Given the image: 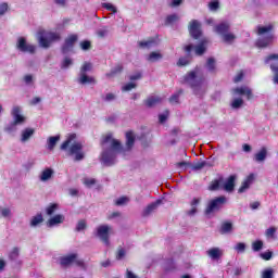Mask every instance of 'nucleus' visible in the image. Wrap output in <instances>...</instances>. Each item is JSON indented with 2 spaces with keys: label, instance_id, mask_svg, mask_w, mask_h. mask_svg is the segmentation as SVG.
Instances as JSON below:
<instances>
[{
  "label": "nucleus",
  "instance_id": "f257e3e1",
  "mask_svg": "<svg viewBox=\"0 0 278 278\" xmlns=\"http://www.w3.org/2000/svg\"><path fill=\"white\" fill-rule=\"evenodd\" d=\"M109 142L111 143V148L102 152V162L105 166H113L114 160H116V153H127V151L134 149V144H136V135H134V131L131 130L126 132L125 147H123V143L118 139L112 138L111 134L102 137L100 144L101 147H105Z\"/></svg>",
  "mask_w": 278,
  "mask_h": 278
},
{
  "label": "nucleus",
  "instance_id": "f03ea898",
  "mask_svg": "<svg viewBox=\"0 0 278 278\" xmlns=\"http://www.w3.org/2000/svg\"><path fill=\"white\" fill-rule=\"evenodd\" d=\"M273 29H275V26H273L271 24H269L268 26H257L258 36H264V34H267V36L256 40V47L258 49H266V47L270 46V42H273V38H275V35H273Z\"/></svg>",
  "mask_w": 278,
  "mask_h": 278
},
{
  "label": "nucleus",
  "instance_id": "7ed1b4c3",
  "mask_svg": "<svg viewBox=\"0 0 278 278\" xmlns=\"http://www.w3.org/2000/svg\"><path fill=\"white\" fill-rule=\"evenodd\" d=\"M205 83L204 76H198L197 71L188 72L184 78L182 84H188L190 88H192L194 94H199V90H201V86Z\"/></svg>",
  "mask_w": 278,
  "mask_h": 278
},
{
  "label": "nucleus",
  "instance_id": "20e7f679",
  "mask_svg": "<svg viewBox=\"0 0 278 278\" xmlns=\"http://www.w3.org/2000/svg\"><path fill=\"white\" fill-rule=\"evenodd\" d=\"M77 257H78L77 253H72L66 256H62L60 258V264L64 268H67V266L75 264L76 266H78V268H83V270H87L88 267L86 266V262H84V260H78Z\"/></svg>",
  "mask_w": 278,
  "mask_h": 278
},
{
  "label": "nucleus",
  "instance_id": "39448f33",
  "mask_svg": "<svg viewBox=\"0 0 278 278\" xmlns=\"http://www.w3.org/2000/svg\"><path fill=\"white\" fill-rule=\"evenodd\" d=\"M225 203H227V198L225 195L211 200L204 211V214L210 216V214H213V212H218V210H220Z\"/></svg>",
  "mask_w": 278,
  "mask_h": 278
},
{
  "label": "nucleus",
  "instance_id": "423d86ee",
  "mask_svg": "<svg viewBox=\"0 0 278 278\" xmlns=\"http://www.w3.org/2000/svg\"><path fill=\"white\" fill-rule=\"evenodd\" d=\"M68 155H75L76 162H81L84 160V144L81 142H74L71 144L68 149Z\"/></svg>",
  "mask_w": 278,
  "mask_h": 278
},
{
  "label": "nucleus",
  "instance_id": "0eeeda50",
  "mask_svg": "<svg viewBox=\"0 0 278 278\" xmlns=\"http://www.w3.org/2000/svg\"><path fill=\"white\" fill-rule=\"evenodd\" d=\"M110 231H112V227L108 225H100L97 228V236L106 247H110Z\"/></svg>",
  "mask_w": 278,
  "mask_h": 278
},
{
  "label": "nucleus",
  "instance_id": "6e6552de",
  "mask_svg": "<svg viewBox=\"0 0 278 278\" xmlns=\"http://www.w3.org/2000/svg\"><path fill=\"white\" fill-rule=\"evenodd\" d=\"M189 34L194 40H201V36H203V30H201V23L197 20H192L189 23Z\"/></svg>",
  "mask_w": 278,
  "mask_h": 278
},
{
  "label": "nucleus",
  "instance_id": "1a4fd4ad",
  "mask_svg": "<svg viewBox=\"0 0 278 278\" xmlns=\"http://www.w3.org/2000/svg\"><path fill=\"white\" fill-rule=\"evenodd\" d=\"M16 48L18 49V51H22V53H36V46L28 45L27 39H25V37H20L17 39Z\"/></svg>",
  "mask_w": 278,
  "mask_h": 278
},
{
  "label": "nucleus",
  "instance_id": "9d476101",
  "mask_svg": "<svg viewBox=\"0 0 278 278\" xmlns=\"http://www.w3.org/2000/svg\"><path fill=\"white\" fill-rule=\"evenodd\" d=\"M231 92L235 97H247L248 101L253 99V90L247 86L236 87L231 89Z\"/></svg>",
  "mask_w": 278,
  "mask_h": 278
},
{
  "label": "nucleus",
  "instance_id": "9b49d317",
  "mask_svg": "<svg viewBox=\"0 0 278 278\" xmlns=\"http://www.w3.org/2000/svg\"><path fill=\"white\" fill-rule=\"evenodd\" d=\"M77 40H78V37H77L76 34L70 35L65 39V41H64V43H63V46L61 48L62 53L65 54V53H68L71 51H73V47H75V42H77Z\"/></svg>",
  "mask_w": 278,
  "mask_h": 278
},
{
  "label": "nucleus",
  "instance_id": "f8f14e48",
  "mask_svg": "<svg viewBox=\"0 0 278 278\" xmlns=\"http://www.w3.org/2000/svg\"><path fill=\"white\" fill-rule=\"evenodd\" d=\"M11 116H13V123L17 125H23L26 121L25 116L21 114V106H14Z\"/></svg>",
  "mask_w": 278,
  "mask_h": 278
},
{
  "label": "nucleus",
  "instance_id": "ddd939ff",
  "mask_svg": "<svg viewBox=\"0 0 278 278\" xmlns=\"http://www.w3.org/2000/svg\"><path fill=\"white\" fill-rule=\"evenodd\" d=\"M236 175H230L223 185V190L226 192H233L236 190Z\"/></svg>",
  "mask_w": 278,
  "mask_h": 278
},
{
  "label": "nucleus",
  "instance_id": "4468645a",
  "mask_svg": "<svg viewBox=\"0 0 278 278\" xmlns=\"http://www.w3.org/2000/svg\"><path fill=\"white\" fill-rule=\"evenodd\" d=\"M210 40L207 38H202L198 46L194 47L195 55H203L207 51V45Z\"/></svg>",
  "mask_w": 278,
  "mask_h": 278
},
{
  "label": "nucleus",
  "instance_id": "2eb2a0df",
  "mask_svg": "<svg viewBox=\"0 0 278 278\" xmlns=\"http://www.w3.org/2000/svg\"><path fill=\"white\" fill-rule=\"evenodd\" d=\"M255 179V175L250 174L241 184L240 188L238 189L239 194H242V192H247L249 188H251V184H253V180Z\"/></svg>",
  "mask_w": 278,
  "mask_h": 278
},
{
  "label": "nucleus",
  "instance_id": "dca6fc26",
  "mask_svg": "<svg viewBox=\"0 0 278 278\" xmlns=\"http://www.w3.org/2000/svg\"><path fill=\"white\" fill-rule=\"evenodd\" d=\"M64 215L56 214L47 222V227H55V225H62L64 223Z\"/></svg>",
  "mask_w": 278,
  "mask_h": 278
},
{
  "label": "nucleus",
  "instance_id": "f3484780",
  "mask_svg": "<svg viewBox=\"0 0 278 278\" xmlns=\"http://www.w3.org/2000/svg\"><path fill=\"white\" fill-rule=\"evenodd\" d=\"M160 203H162V200H157L156 202L149 204L143 210L142 216L147 217V216H150V214H153V212H155V210H157V206L160 205Z\"/></svg>",
  "mask_w": 278,
  "mask_h": 278
},
{
  "label": "nucleus",
  "instance_id": "a211bd4d",
  "mask_svg": "<svg viewBox=\"0 0 278 278\" xmlns=\"http://www.w3.org/2000/svg\"><path fill=\"white\" fill-rule=\"evenodd\" d=\"M230 29L229 23L223 22L220 24H217L215 26L216 34H219L220 36H225Z\"/></svg>",
  "mask_w": 278,
  "mask_h": 278
},
{
  "label": "nucleus",
  "instance_id": "6ab92c4d",
  "mask_svg": "<svg viewBox=\"0 0 278 278\" xmlns=\"http://www.w3.org/2000/svg\"><path fill=\"white\" fill-rule=\"evenodd\" d=\"M206 255H208L211 260H220V257H223V251H220L219 248H212L206 251Z\"/></svg>",
  "mask_w": 278,
  "mask_h": 278
},
{
  "label": "nucleus",
  "instance_id": "aec40b11",
  "mask_svg": "<svg viewBox=\"0 0 278 278\" xmlns=\"http://www.w3.org/2000/svg\"><path fill=\"white\" fill-rule=\"evenodd\" d=\"M78 84H81V86H86L87 84H97V79L92 76H88L87 74H80Z\"/></svg>",
  "mask_w": 278,
  "mask_h": 278
},
{
  "label": "nucleus",
  "instance_id": "412c9836",
  "mask_svg": "<svg viewBox=\"0 0 278 278\" xmlns=\"http://www.w3.org/2000/svg\"><path fill=\"white\" fill-rule=\"evenodd\" d=\"M159 103H162V98L151 96L147 100H144V104L147 108H155V105H159Z\"/></svg>",
  "mask_w": 278,
  "mask_h": 278
},
{
  "label": "nucleus",
  "instance_id": "4be33fe9",
  "mask_svg": "<svg viewBox=\"0 0 278 278\" xmlns=\"http://www.w3.org/2000/svg\"><path fill=\"white\" fill-rule=\"evenodd\" d=\"M233 231V224L231 222H224L219 228V233L225 236V233H231Z\"/></svg>",
  "mask_w": 278,
  "mask_h": 278
},
{
  "label": "nucleus",
  "instance_id": "5701e85b",
  "mask_svg": "<svg viewBox=\"0 0 278 278\" xmlns=\"http://www.w3.org/2000/svg\"><path fill=\"white\" fill-rule=\"evenodd\" d=\"M77 135L76 134H71L66 138V140L61 144V151H67L71 144H73V141L76 140Z\"/></svg>",
  "mask_w": 278,
  "mask_h": 278
},
{
  "label": "nucleus",
  "instance_id": "b1692460",
  "mask_svg": "<svg viewBox=\"0 0 278 278\" xmlns=\"http://www.w3.org/2000/svg\"><path fill=\"white\" fill-rule=\"evenodd\" d=\"M43 34H45L43 31H39V36H38L39 45L43 49H49V47H51V41L50 39H47L46 37H43Z\"/></svg>",
  "mask_w": 278,
  "mask_h": 278
},
{
  "label": "nucleus",
  "instance_id": "393cba45",
  "mask_svg": "<svg viewBox=\"0 0 278 278\" xmlns=\"http://www.w3.org/2000/svg\"><path fill=\"white\" fill-rule=\"evenodd\" d=\"M34 134H36V130L34 128H26L22 131V142H27V140H29V138H31V136H34Z\"/></svg>",
  "mask_w": 278,
  "mask_h": 278
},
{
  "label": "nucleus",
  "instance_id": "a878e982",
  "mask_svg": "<svg viewBox=\"0 0 278 278\" xmlns=\"http://www.w3.org/2000/svg\"><path fill=\"white\" fill-rule=\"evenodd\" d=\"M138 45L140 49H151L152 47H155V39L150 38L146 41H139Z\"/></svg>",
  "mask_w": 278,
  "mask_h": 278
},
{
  "label": "nucleus",
  "instance_id": "bb28decb",
  "mask_svg": "<svg viewBox=\"0 0 278 278\" xmlns=\"http://www.w3.org/2000/svg\"><path fill=\"white\" fill-rule=\"evenodd\" d=\"M223 181H225V178L223 177H219L218 179L213 180L208 186V190H212V191L219 190L220 184H223Z\"/></svg>",
  "mask_w": 278,
  "mask_h": 278
},
{
  "label": "nucleus",
  "instance_id": "cd10ccee",
  "mask_svg": "<svg viewBox=\"0 0 278 278\" xmlns=\"http://www.w3.org/2000/svg\"><path fill=\"white\" fill-rule=\"evenodd\" d=\"M53 177V170L51 168H46L42 170L40 175V180L41 181H49Z\"/></svg>",
  "mask_w": 278,
  "mask_h": 278
},
{
  "label": "nucleus",
  "instance_id": "c85d7f7f",
  "mask_svg": "<svg viewBox=\"0 0 278 278\" xmlns=\"http://www.w3.org/2000/svg\"><path fill=\"white\" fill-rule=\"evenodd\" d=\"M58 142H60V135L49 137V139H48V149H49V151H53V149H55V144H58Z\"/></svg>",
  "mask_w": 278,
  "mask_h": 278
},
{
  "label": "nucleus",
  "instance_id": "c756f323",
  "mask_svg": "<svg viewBox=\"0 0 278 278\" xmlns=\"http://www.w3.org/2000/svg\"><path fill=\"white\" fill-rule=\"evenodd\" d=\"M43 222H45V218L42 217V214L39 213L31 218L30 227H38V225H40V223H43Z\"/></svg>",
  "mask_w": 278,
  "mask_h": 278
},
{
  "label": "nucleus",
  "instance_id": "7c9ffc66",
  "mask_svg": "<svg viewBox=\"0 0 278 278\" xmlns=\"http://www.w3.org/2000/svg\"><path fill=\"white\" fill-rule=\"evenodd\" d=\"M206 67L208 73H216V60L214 58H208L206 61Z\"/></svg>",
  "mask_w": 278,
  "mask_h": 278
},
{
  "label": "nucleus",
  "instance_id": "2f4dec72",
  "mask_svg": "<svg viewBox=\"0 0 278 278\" xmlns=\"http://www.w3.org/2000/svg\"><path fill=\"white\" fill-rule=\"evenodd\" d=\"M164 56L160 52H151L148 56V62H160Z\"/></svg>",
  "mask_w": 278,
  "mask_h": 278
},
{
  "label": "nucleus",
  "instance_id": "473e14b6",
  "mask_svg": "<svg viewBox=\"0 0 278 278\" xmlns=\"http://www.w3.org/2000/svg\"><path fill=\"white\" fill-rule=\"evenodd\" d=\"M177 21H179V15L177 14H170V15H167L166 18H165V25L168 26V25H173L174 23H177Z\"/></svg>",
  "mask_w": 278,
  "mask_h": 278
},
{
  "label": "nucleus",
  "instance_id": "72a5a7b5",
  "mask_svg": "<svg viewBox=\"0 0 278 278\" xmlns=\"http://www.w3.org/2000/svg\"><path fill=\"white\" fill-rule=\"evenodd\" d=\"M267 150L266 148H262L260 152L255 154L256 162H264L266 160Z\"/></svg>",
  "mask_w": 278,
  "mask_h": 278
},
{
  "label": "nucleus",
  "instance_id": "f704fd0d",
  "mask_svg": "<svg viewBox=\"0 0 278 278\" xmlns=\"http://www.w3.org/2000/svg\"><path fill=\"white\" fill-rule=\"evenodd\" d=\"M123 73V64H117L110 73L106 74V77H114V75H118Z\"/></svg>",
  "mask_w": 278,
  "mask_h": 278
},
{
  "label": "nucleus",
  "instance_id": "c9c22d12",
  "mask_svg": "<svg viewBox=\"0 0 278 278\" xmlns=\"http://www.w3.org/2000/svg\"><path fill=\"white\" fill-rule=\"evenodd\" d=\"M242 105H244V100H242V98H236L231 102V109L232 110H240V108H242Z\"/></svg>",
  "mask_w": 278,
  "mask_h": 278
},
{
  "label": "nucleus",
  "instance_id": "e433bc0d",
  "mask_svg": "<svg viewBox=\"0 0 278 278\" xmlns=\"http://www.w3.org/2000/svg\"><path fill=\"white\" fill-rule=\"evenodd\" d=\"M58 203H51L47 208L46 213L48 216H53L58 212Z\"/></svg>",
  "mask_w": 278,
  "mask_h": 278
},
{
  "label": "nucleus",
  "instance_id": "4c0bfd02",
  "mask_svg": "<svg viewBox=\"0 0 278 278\" xmlns=\"http://www.w3.org/2000/svg\"><path fill=\"white\" fill-rule=\"evenodd\" d=\"M182 92L184 89H179L176 93L172 94L169 98V103H179V97H181Z\"/></svg>",
  "mask_w": 278,
  "mask_h": 278
},
{
  "label": "nucleus",
  "instance_id": "58836bf2",
  "mask_svg": "<svg viewBox=\"0 0 278 278\" xmlns=\"http://www.w3.org/2000/svg\"><path fill=\"white\" fill-rule=\"evenodd\" d=\"M262 249H264V241L256 240L252 243V250L254 252L262 251Z\"/></svg>",
  "mask_w": 278,
  "mask_h": 278
},
{
  "label": "nucleus",
  "instance_id": "ea45409f",
  "mask_svg": "<svg viewBox=\"0 0 278 278\" xmlns=\"http://www.w3.org/2000/svg\"><path fill=\"white\" fill-rule=\"evenodd\" d=\"M16 127H18V124H16L15 122H11L9 125L4 127V131H7L8 134H12L16 131Z\"/></svg>",
  "mask_w": 278,
  "mask_h": 278
},
{
  "label": "nucleus",
  "instance_id": "a19ab883",
  "mask_svg": "<svg viewBox=\"0 0 278 278\" xmlns=\"http://www.w3.org/2000/svg\"><path fill=\"white\" fill-rule=\"evenodd\" d=\"M275 277V270L273 268H267L263 270L261 278H273Z\"/></svg>",
  "mask_w": 278,
  "mask_h": 278
},
{
  "label": "nucleus",
  "instance_id": "79ce46f5",
  "mask_svg": "<svg viewBox=\"0 0 278 278\" xmlns=\"http://www.w3.org/2000/svg\"><path fill=\"white\" fill-rule=\"evenodd\" d=\"M90 71H92V63L85 62L80 68V74H86Z\"/></svg>",
  "mask_w": 278,
  "mask_h": 278
},
{
  "label": "nucleus",
  "instance_id": "37998d69",
  "mask_svg": "<svg viewBox=\"0 0 278 278\" xmlns=\"http://www.w3.org/2000/svg\"><path fill=\"white\" fill-rule=\"evenodd\" d=\"M188 64H190L188 56H180L177 61V66H188Z\"/></svg>",
  "mask_w": 278,
  "mask_h": 278
},
{
  "label": "nucleus",
  "instance_id": "c03bdc74",
  "mask_svg": "<svg viewBox=\"0 0 278 278\" xmlns=\"http://www.w3.org/2000/svg\"><path fill=\"white\" fill-rule=\"evenodd\" d=\"M102 8H104V10H108L109 12H113V14H116V12H118L116 7H114V4L112 3H103Z\"/></svg>",
  "mask_w": 278,
  "mask_h": 278
},
{
  "label": "nucleus",
  "instance_id": "a18cd8bd",
  "mask_svg": "<svg viewBox=\"0 0 278 278\" xmlns=\"http://www.w3.org/2000/svg\"><path fill=\"white\" fill-rule=\"evenodd\" d=\"M205 166H207V162L205 161L198 162L192 165V170H201L202 168H205Z\"/></svg>",
  "mask_w": 278,
  "mask_h": 278
},
{
  "label": "nucleus",
  "instance_id": "49530a36",
  "mask_svg": "<svg viewBox=\"0 0 278 278\" xmlns=\"http://www.w3.org/2000/svg\"><path fill=\"white\" fill-rule=\"evenodd\" d=\"M87 227H88V225L86 224V219H80L77 223L76 231H84V229H86Z\"/></svg>",
  "mask_w": 278,
  "mask_h": 278
},
{
  "label": "nucleus",
  "instance_id": "de8ad7c7",
  "mask_svg": "<svg viewBox=\"0 0 278 278\" xmlns=\"http://www.w3.org/2000/svg\"><path fill=\"white\" fill-rule=\"evenodd\" d=\"M223 40H224V42H231V41L236 40V35H233L231 33H226L225 35H223Z\"/></svg>",
  "mask_w": 278,
  "mask_h": 278
},
{
  "label": "nucleus",
  "instance_id": "09e8293b",
  "mask_svg": "<svg viewBox=\"0 0 278 278\" xmlns=\"http://www.w3.org/2000/svg\"><path fill=\"white\" fill-rule=\"evenodd\" d=\"M91 48H92V43L90 41L84 40L80 42V49H83V51H88Z\"/></svg>",
  "mask_w": 278,
  "mask_h": 278
},
{
  "label": "nucleus",
  "instance_id": "8fccbe9b",
  "mask_svg": "<svg viewBox=\"0 0 278 278\" xmlns=\"http://www.w3.org/2000/svg\"><path fill=\"white\" fill-rule=\"evenodd\" d=\"M138 85H136L135 83H128L126 84L122 90L123 92H129V90H134V88H137Z\"/></svg>",
  "mask_w": 278,
  "mask_h": 278
},
{
  "label": "nucleus",
  "instance_id": "3c124183",
  "mask_svg": "<svg viewBox=\"0 0 278 278\" xmlns=\"http://www.w3.org/2000/svg\"><path fill=\"white\" fill-rule=\"evenodd\" d=\"M84 184L87 188H92L97 184V180L94 178H85Z\"/></svg>",
  "mask_w": 278,
  "mask_h": 278
},
{
  "label": "nucleus",
  "instance_id": "603ef678",
  "mask_svg": "<svg viewBox=\"0 0 278 278\" xmlns=\"http://www.w3.org/2000/svg\"><path fill=\"white\" fill-rule=\"evenodd\" d=\"M208 8L212 11H216L218 10V8H220V3L218 2V0H213L208 3Z\"/></svg>",
  "mask_w": 278,
  "mask_h": 278
},
{
  "label": "nucleus",
  "instance_id": "864d4df0",
  "mask_svg": "<svg viewBox=\"0 0 278 278\" xmlns=\"http://www.w3.org/2000/svg\"><path fill=\"white\" fill-rule=\"evenodd\" d=\"M18 257V248H13L9 254V260L14 261Z\"/></svg>",
  "mask_w": 278,
  "mask_h": 278
},
{
  "label": "nucleus",
  "instance_id": "5fc2aeb1",
  "mask_svg": "<svg viewBox=\"0 0 278 278\" xmlns=\"http://www.w3.org/2000/svg\"><path fill=\"white\" fill-rule=\"evenodd\" d=\"M275 233H277V228L275 227H269L267 230H266V237L267 238H275Z\"/></svg>",
  "mask_w": 278,
  "mask_h": 278
},
{
  "label": "nucleus",
  "instance_id": "6e6d98bb",
  "mask_svg": "<svg viewBox=\"0 0 278 278\" xmlns=\"http://www.w3.org/2000/svg\"><path fill=\"white\" fill-rule=\"evenodd\" d=\"M60 34L58 33H49L48 35V40H50V42H53L55 40H60Z\"/></svg>",
  "mask_w": 278,
  "mask_h": 278
},
{
  "label": "nucleus",
  "instance_id": "4d7b16f0",
  "mask_svg": "<svg viewBox=\"0 0 278 278\" xmlns=\"http://www.w3.org/2000/svg\"><path fill=\"white\" fill-rule=\"evenodd\" d=\"M235 249L238 251V253H244V251H247V244L239 242Z\"/></svg>",
  "mask_w": 278,
  "mask_h": 278
},
{
  "label": "nucleus",
  "instance_id": "13d9d810",
  "mask_svg": "<svg viewBox=\"0 0 278 278\" xmlns=\"http://www.w3.org/2000/svg\"><path fill=\"white\" fill-rule=\"evenodd\" d=\"M73 64V60L71 58H65L62 62L61 68H68Z\"/></svg>",
  "mask_w": 278,
  "mask_h": 278
},
{
  "label": "nucleus",
  "instance_id": "bf43d9fd",
  "mask_svg": "<svg viewBox=\"0 0 278 278\" xmlns=\"http://www.w3.org/2000/svg\"><path fill=\"white\" fill-rule=\"evenodd\" d=\"M125 255H126L125 249L119 247L117 249L116 260H123V257H125Z\"/></svg>",
  "mask_w": 278,
  "mask_h": 278
},
{
  "label": "nucleus",
  "instance_id": "052dcab7",
  "mask_svg": "<svg viewBox=\"0 0 278 278\" xmlns=\"http://www.w3.org/2000/svg\"><path fill=\"white\" fill-rule=\"evenodd\" d=\"M127 201H129V198L127 197H122L119 199H117L115 201V205L119 206V205H125V203H127Z\"/></svg>",
  "mask_w": 278,
  "mask_h": 278
},
{
  "label": "nucleus",
  "instance_id": "680f3d73",
  "mask_svg": "<svg viewBox=\"0 0 278 278\" xmlns=\"http://www.w3.org/2000/svg\"><path fill=\"white\" fill-rule=\"evenodd\" d=\"M244 79V72H239L233 78L235 84H240Z\"/></svg>",
  "mask_w": 278,
  "mask_h": 278
},
{
  "label": "nucleus",
  "instance_id": "e2e57ef3",
  "mask_svg": "<svg viewBox=\"0 0 278 278\" xmlns=\"http://www.w3.org/2000/svg\"><path fill=\"white\" fill-rule=\"evenodd\" d=\"M271 60H276L278 62V53L277 54H269L265 58V64H269Z\"/></svg>",
  "mask_w": 278,
  "mask_h": 278
},
{
  "label": "nucleus",
  "instance_id": "0e129e2a",
  "mask_svg": "<svg viewBox=\"0 0 278 278\" xmlns=\"http://www.w3.org/2000/svg\"><path fill=\"white\" fill-rule=\"evenodd\" d=\"M262 260H265V262H268L273 257V252L267 251L265 253H261Z\"/></svg>",
  "mask_w": 278,
  "mask_h": 278
},
{
  "label": "nucleus",
  "instance_id": "69168bd1",
  "mask_svg": "<svg viewBox=\"0 0 278 278\" xmlns=\"http://www.w3.org/2000/svg\"><path fill=\"white\" fill-rule=\"evenodd\" d=\"M99 38H105L108 36V28H102L97 31Z\"/></svg>",
  "mask_w": 278,
  "mask_h": 278
},
{
  "label": "nucleus",
  "instance_id": "338daca9",
  "mask_svg": "<svg viewBox=\"0 0 278 278\" xmlns=\"http://www.w3.org/2000/svg\"><path fill=\"white\" fill-rule=\"evenodd\" d=\"M8 3L3 2L0 4V16H3V14H5V12H8Z\"/></svg>",
  "mask_w": 278,
  "mask_h": 278
},
{
  "label": "nucleus",
  "instance_id": "774afa93",
  "mask_svg": "<svg viewBox=\"0 0 278 278\" xmlns=\"http://www.w3.org/2000/svg\"><path fill=\"white\" fill-rule=\"evenodd\" d=\"M184 51H185V53H187V55H190V53H192V51H194V47L192 45H187L184 47Z\"/></svg>",
  "mask_w": 278,
  "mask_h": 278
}]
</instances>
